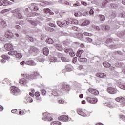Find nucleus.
<instances>
[{
    "mask_svg": "<svg viewBox=\"0 0 125 125\" xmlns=\"http://www.w3.org/2000/svg\"><path fill=\"white\" fill-rule=\"evenodd\" d=\"M77 114L80 115V116L85 117L86 114L85 113H83V112L82 111V110L81 109H77Z\"/></svg>",
    "mask_w": 125,
    "mask_h": 125,
    "instance_id": "obj_20",
    "label": "nucleus"
},
{
    "mask_svg": "<svg viewBox=\"0 0 125 125\" xmlns=\"http://www.w3.org/2000/svg\"><path fill=\"white\" fill-rule=\"evenodd\" d=\"M26 101L29 103L33 102V99L31 97H27L26 98Z\"/></svg>",
    "mask_w": 125,
    "mask_h": 125,
    "instance_id": "obj_41",
    "label": "nucleus"
},
{
    "mask_svg": "<svg viewBox=\"0 0 125 125\" xmlns=\"http://www.w3.org/2000/svg\"><path fill=\"white\" fill-rule=\"evenodd\" d=\"M26 38L27 39V40H29V41H30V42H34V39H33V37H31V36H27Z\"/></svg>",
    "mask_w": 125,
    "mask_h": 125,
    "instance_id": "obj_38",
    "label": "nucleus"
},
{
    "mask_svg": "<svg viewBox=\"0 0 125 125\" xmlns=\"http://www.w3.org/2000/svg\"><path fill=\"white\" fill-rule=\"evenodd\" d=\"M119 118H120V119H122L123 121L125 122V116H124V115H120L119 116Z\"/></svg>",
    "mask_w": 125,
    "mask_h": 125,
    "instance_id": "obj_46",
    "label": "nucleus"
},
{
    "mask_svg": "<svg viewBox=\"0 0 125 125\" xmlns=\"http://www.w3.org/2000/svg\"><path fill=\"white\" fill-rule=\"evenodd\" d=\"M89 92L94 95H98V94H99V92L98 91V90H97V89H91V88L89 89Z\"/></svg>",
    "mask_w": 125,
    "mask_h": 125,
    "instance_id": "obj_16",
    "label": "nucleus"
},
{
    "mask_svg": "<svg viewBox=\"0 0 125 125\" xmlns=\"http://www.w3.org/2000/svg\"><path fill=\"white\" fill-rule=\"evenodd\" d=\"M111 42H112V38L107 39V40L106 41V43H110Z\"/></svg>",
    "mask_w": 125,
    "mask_h": 125,
    "instance_id": "obj_43",
    "label": "nucleus"
},
{
    "mask_svg": "<svg viewBox=\"0 0 125 125\" xmlns=\"http://www.w3.org/2000/svg\"><path fill=\"white\" fill-rule=\"evenodd\" d=\"M0 25L3 26V27H5L6 26V23L4 21V20L0 19Z\"/></svg>",
    "mask_w": 125,
    "mask_h": 125,
    "instance_id": "obj_29",
    "label": "nucleus"
},
{
    "mask_svg": "<svg viewBox=\"0 0 125 125\" xmlns=\"http://www.w3.org/2000/svg\"><path fill=\"white\" fill-rule=\"evenodd\" d=\"M41 94H42V95H45V94L47 93L44 89H42V90L41 91Z\"/></svg>",
    "mask_w": 125,
    "mask_h": 125,
    "instance_id": "obj_57",
    "label": "nucleus"
},
{
    "mask_svg": "<svg viewBox=\"0 0 125 125\" xmlns=\"http://www.w3.org/2000/svg\"><path fill=\"white\" fill-rule=\"evenodd\" d=\"M83 52V51H82L80 50H79L77 51V53L76 54V56H77V57H81V54Z\"/></svg>",
    "mask_w": 125,
    "mask_h": 125,
    "instance_id": "obj_32",
    "label": "nucleus"
},
{
    "mask_svg": "<svg viewBox=\"0 0 125 125\" xmlns=\"http://www.w3.org/2000/svg\"><path fill=\"white\" fill-rule=\"evenodd\" d=\"M52 95H54V96H57V92L55 90H52Z\"/></svg>",
    "mask_w": 125,
    "mask_h": 125,
    "instance_id": "obj_55",
    "label": "nucleus"
},
{
    "mask_svg": "<svg viewBox=\"0 0 125 125\" xmlns=\"http://www.w3.org/2000/svg\"><path fill=\"white\" fill-rule=\"evenodd\" d=\"M55 48H56V49H58L59 51H62V47L59 44H55Z\"/></svg>",
    "mask_w": 125,
    "mask_h": 125,
    "instance_id": "obj_23",
    "label": "nucleus"
},
{
    "mask_svg": "<svg viewBox=\"0 0 125 125\" xmlns=\"http://www.w3.org/2000/svg\"><path fill=\"white\" fill-rule=\"evenodd\" d=\"M48 26L52 28H55L56 27V25H55V24H53L52 23H48Z\"/></svg>",
    "mask_w": 125,
    "mask_h": 125,
    "instance_id": "obj_53",
    "label": "nucleus"
},
{
    "mask_svg": "<svg viewBox=\"0 0 125 125\" xmlns=\"http://www.w3.org/2000/svg\"><path fill=\"white\" fill-rule=\"evenodd\" d=\"M29 8L30 9V10L34 11L38 10V7H37V4L35 3H31L30 7H29Z\"/></svg>",
    "mask_w": 125,
    "mask_h": 125,
    "instance_id": "obj_17",
    "label": "nucleus"
},
{
    "mask_svg": "<svg viewBox=\"0 0 125 125\" xmlns=\"http://www.w3.org/2000/svg\"><path fill=\"white\" fill-rule=\"evenodd\" d=\"M15 55H16V58H17L21 59V58H22V55L21 54V53L15 54Z\"/></svg>",
    "mask_w": 125,
    "mask_h": 125,
    "instance_id": "obj_47",
    "label": "nucleus"
},
{
    "mask_svg": "<svg viewBox=\"0 0 125 125\" xmlns=\"http://www.w3.org/2000/svg\"><path fill=\"white\" fill-rule=\"evenodd\" d=\"M12 13L17 14L16 15V17H17L19 19H22L23 17L21 15V14L20 13V9H16L15 10H12Z\"/></svg>",
    "mask_w": 125,
    "mask_h": 125,
    "instance_id": "obj_5",
    "label": "nucleus"
},
{
    "mask_svg": "<svg viewBox=\"0 0 125 125\" xmlns=\"http://www.w3.org/2000/svg\"><path fill=\"white\" fill-rule=\"evenodd\" d=\"M103 66H104L105 68H108L111 67V64H110L108 62H104L103 63Z\"/></svg>",
    "mask_w": 125,
    "mask_h": 125,
    "instance_id": "obj_26",
    "label": "nucleus"
},
{
    "mask_svg": "<svg viewBox=\"0 0 125 125\" xmlns=\"http://www.w3.org/2000/svg\"><path fill=\"white\" fill-rule=\"evenodd\" d=\"M86 101H87V103L91 104H95L97 103V102H98V99L97 98L93 97H86Z\"/></svg>",
    "mask_w": 125,
    "mask_h": 125,
    "instance_id": "obj_3",
    "label": "nucleus"
},
{
    "mask_svg": "<svg viewBox=\"0 0 125 125\" xmlns=\"http://www.w3.org/2000/svg\"><path fill=\"white\" fill-rule=\"evenodd\" d=\"M79 61L83 63H85L87 62V59L86 58H79Z\"/></svg>",
    "mask_w": 125,
    "mask_h": 125,
    "instance_id": "obj_31",
    "label": "nucleus"
},
{
    "mask_svg": "<svg viewBox=\"0 0 125 125\" xmlns=\"http://www.w3.org/2000/svg\"><path fill=\"white\" fill-rule=\"evenodd\" d=\"M56 24H58V26L60 27H62V26H64V24L61 23V22H60V21H57Z\"/></svg>",
    "mask_w": 125,
    "mask_h": 125,
    "instance_id": "obj_37",
    "label": "nucleus"
},
{
    "mask_svg": "<svg viewBox=\"0 0 125 125\" xmlns=\"http://www.w3.org/2000/svg\"><path fill=\"white\" fill-rule=\"evenodd\" d=\"M4 48L8 51L13 50V47L11 44H5V45H4Z\"/></svg>",
    "mask_w": 125,
    "mask_h": 125,
    "instance_id": "obj_12",
    "label": "nucleus"
},
{
    "mask_svg": "<svg viewBox=\"0 0 125 125\" xmlns=\"http://www.w3.org/2000/svg\"><path fill=\"white\" fill-rule=\"evenodd\" d=\"M81 4L85 6L88 5L87 3L85 1H81Z\"/></svg>",
    "mask_w": 125,
    "mask_h": 125,
    "instance_id": "obj_59",
    "label": "nucleus"
},
{
    "mask_svg": "<svg viewBox=\"0 0 125 125\" xmlns=\"http://www.w3.org/2000/svg\"><path fill=\"white\" fill-rule=\"evenodd\" d=\"M68 119V116L67 115H61L58 117V120L62 122H67Z\"/></svg>",
    "mask_w": 125,
    "mask_h": 125,
    "instance_id": "obj_7",
    "label": "nucleus"
},
{
    "mask_svg": "<svg viewBox=\"0 0 125 125\" xmlns=\"http://www.w3.org/2000/svg\"><path fill=\"white\" fill-rule=\"evenodd\" d=\"M1 58H3L1 59V63H5V61H8L10 59L9 57L5 55H1Z\"/></svg>",
    "mask_w": 125,
    "mask_h": 125,
    "instance_id": "obj_14",
    "label": "nucleus"
},
{
    "mask_svg": "<svg viewBox=\"0 0 125 125\" xmlns=\"http://www.w3.org/2000/svg\"><path fill=\"white\" fill-rule=\"evenodd\" d=\"M24 114H25V111L21 110L19 112V115L20 116H23Z\"/></svg>",
    "mask_w": 125,
    "mask_h": 125,
    "instance_id": "obj_48",
    "label": "nucleus"
},
{
    "mask_svg": "<svg viewBox=\"0 0 125 125\" xmlns=\"http://www.w3.org/2000/svg\"><path fill=\"white\" fill-rule=\"evenodd\" d=\"M98 17L99 18V21H104V20H105V17L102 15H98Z\"/></svg>",
    "mask_w": 125,
    "mask_h": 125,
    "instance_id": "obj_28",
    "label": "nucleus"
},
{
    "mask_svg": "<svg viewBox=\"0 0 125 125\" xmlns=\"http://www.w3.org/2000/svg\"><path fill=\"white\" fill-rule=\"evenodd\" d=\"M62 61L63 62H68V59H66V58H65L64 57H62Z\"/></svg>",
    "mask_w": 125,
    "mask_h": 125,
    "instance_id": "obj_54",
    "label": "nucleus"
},
{
    "mask_svg": "<svg viewBox=\"0 0 125 125\" xmlns=\"http://www.w3.org/2000/svg\"><path fill=\"white\" fill-rule=\"evenodd\" d=\"M107 92L113 95L116 94L117 90L116 89H115V88L112 87H108V88H107Z\"/></svg>",
    "mask_w": 125,
    "mask_h": 125,
    "instance_id": "obj_8",
    "label": "nucleus"
},
{
    "mask_svg": "<svg viewBox=\"0 0 125 125\" xmlns=\"http://www.w3.org/2000/svg\"><path fill=\"white\" fill-rule=\"evenodd\" d=\"M89 14L90 15H93L94 14V11H93V9H90V11H89Z\"/></svg>",
    "mask_w": 125,
    "mask_h": 125,
    "instance_id": "obj_61",
    "label": "nucleus"
},
{
    "mask_svg": "<svg viewBox=\"0 0 125 125\" xmlns=\"http://www.w3.org/2000/svg\"><path fill=\"white\" fill-rule=\"evenodd\" d=\"M71 49H65L64 50V51L66 53H68L69 52H70Z\"/></svg>",
    "mask_w": 125,
    "mask_h": 125,
    "instance_id": "obj_60",
    "label": "nucleus"
},
{
    "mask_svg": "<svg viewBox=\"0 0 125 125\" xmlns=\"http://www.w3.org/2000/svg\"><path fill=\"white\" fill-rule=\"evenodd\" d=\"M25 63L27 65H30V66H34L35 65V64L34 63V61L32 60L25 62Z\"/></svg>",
    "mask_w": 125,
    "mask_h": 125,
    "instance_id": "obj_21",
    "label": "nucleus"
},
{
    "mask_svg": "<svg viewBox=\"0 0 125 125\" xmlns=\"http://www.w3.org/2000/svg\"><path fill=\"white\" fill-rule=\"evenodd\" d=\"M62 90L64 91H69L70 90V87L66 83L63 82L62 83Z\"/></svg>",
    "mask_w": 125,
    "mask_h": 125,
    "instance_id": "obj_6",
    "label": "nucleus"
},
{
    "mask_svg": "<svg viewBox=\"0 0 125 125\" xmlns=\"http://www.w3.org/2000/svg\"><path fill=\"white\" fill-rule=\"evenodd\" d=\"M108 3V1H107V0H102V4H101V8H104L105 5Z\"/></svg>",
    "mask_w": 125,
    "mask_h": 125,
    "instance_id": "obj_22",
    "label": "nucleus"
},
{
    "mask_svg": "<svg viewBox=\"0 0 125 125\" xmlns=\"http://www.w3.org/2000/svg\"><path fill=\"white\" fill-rule=\"evenodd\" d=\"M11 112L12 113L16 114V112H17V109L12 110Z\"/></svg>",
    "mask_w": 125,
    "mask_h": 125,
    "instance_id": "obj_62",
    "label": "nucleus"
},
{
    "mask_svg": "<svg viewBox=\"0 0 125 125\" xmlns=\"http://www.w3.org/2000/svg\"><path fill=\"white\" fill-rule=\"evenodd\" d=\"M9 11H10V9H5L3 10H1V11L0 12V13H1V14H4L5 13V12H7Z\"/></svg>",
    "mask_w": 125,
    "mask_h": 125,
    "instance_id": "obj_42",
    "label": "nucleus"
},
{
    "mask_svg": "<svg viewBox=\"0 0 125 125\" xmlns=\"http://www.w3.org/2000/svg\"><path fill=\"white\" fill-rule=\"evenodd\" d=\"M43 12H44V13H48L49 12H51V10H49V9L48 8H47V9H44V10H43Z\"/></svg>",
    "mask_w": 125,
    "mask_h": 125,
    "instance_id": "obj_44",
    "label": "nucleus"
},
{
    "mask_svg": "<svg viewBox=\"0 0 125 125\" xmlns=\"http://www.w3.org/2000/svg\"><path fill=\"white\" fill-rule=\"evenodd\" d=\"M77 69L79 70H82L83 69V66L79 65V67L77 68Z\"/></svg>",
    "mask_w": 125,
    "mask_h": 125,
    "instance_id": "obj_58",
    "label": "nucleus"
},
{
    "mask_svg": "<svg viewBox=\"0 0 125 125\" xmlns=\"http://www.w3.org/2000/svg\"><path fill=\"white\" fill-rule=\"evenodd\" d=\"M45 29H46V31L50 32H52L54 31V29H53V28L49 27H46V28H45Z\"/></svg>",
    "mask_w": 125,
    "mask_h": 125,
    "instance_id": "obj_36",
    "label": "nucleus"
},
{
    "mask_svg": "<svg viewBox=\"0 0 125 125\" xmlns=\"http://www.w3.org/2000/svg\"><path fill=\"white\" fill-rule=\"evenodd\" d=\"M85 39H86V42L88 43H91V42L93 41V40H92L89 37H87L85 38Z\"/></svg>",
    "mask_w": 125,
    "mask_h": 125,
    "instance_id": "obj_51",
    "label": "nucleus"
},
{
    "mask_svg": "<svg viewBox=\"0 0 125 125\" xmlns=\"http://www.w3.org/2000/svg\"><path fill=\"white\" fill-rule=\"evenodd\" d=\"M5 36L6 38H7L8 39L13 38V33H12L9 31L5 32Z\"/></svg>",
    "mask_w": 125,
    "mask_h": 125,
    "instance_id": "obj_13",
    "label": "nucleus"
},
{
    "mask_svg": "<svg viewBox=\"0 0 125 125\" xmlns=\"http://www.w3.org/2000/svg\"><path fill=\"white\" fill-rule=\"evenodd\" d=\"M2 83L4 84H8V83H9V80L8 79H4L3 81H2Z\"/></svg>",
    "mask_w": 125,
    "mask_h": 125,
    "instance_id": "obj_35",
    "label": "nucleus"
},
{
    "mask_svg": "<svg viewBox=\"0 0 125 125\" xmlns=\"http://www.w3.org/2000/svg\"><path fill=\"white\" fill-rule=\"evenodd\" d=\"M22 77L26 78L27 80H33L34 79H35V78L39 76V74L37 72L34 71L33 72H31V74L30 75L27 74H23L21 75Z\"/></svg>",
    "mask_w": 125,
    "mask_h": 125,
    "instance_id": "obj_1",
    "label": "nucleus"
},
{
    "mask_svg": "<svg viewBox=\"0 0 125 125\" xmlns=\"http://www.w3.org/2000/svg\"><path fill=\"white\" fill-rule=\"evenodd\" d=\"M80 14H81V13H80V12L74 13V17H80Z\"/></svg>",
    "mask_w": 125,
    "mask_h": 125,
    "instance_id": "obj_49",
    "label": "nucleus"
},
{
    "mask_svg": "<svg viewBox=\"0 0 125 125\" xmlns=\"http://www.w3.org/2000/svg\"><path fill=\"white\" fill-rule=\"evenodd\" d=\"M122 72H123V73L125 75V66L123 67V68L122 69Z\"/></svg>",
    "mask_w": 125,
    "mask_h": 125,
    "instance_id": "obj_63",
    "label": "nucleus"
},
{
    "mask_svg": "<svg viewBox=\"0 0 125 125\" xmlns=\"http://www.w3.org/2000/svg\"><path fill=\"white\" fill-rule=\"evenodd\" d=\"M34 96L35 97H39V93L38 92H35V94H34Z\"/></svg>",
    "mask_w": 125,
    "mask_h": 125,
    "instance_id": "obj_64",
    "label": "nucleus"
},
{
    "mask_svg": "<svg viewBox=\"0 0 125 125\" xmlns=\"http://www.w3.org/2000/svg\"><path fill=\"white\" fill-rule=\"evenodd\" d=\"M43 117H43L42 120L44 121H51L53 120L52 117H51V114L48 113H43Z\"/></svg>",
    "mask_w": 125,
    "mask_h": 125,
    "instance_id": "obj_4",
    "label": "nucleus"
},
{
    "mask_svg": "<svg viewBox=\"0 0 125 125\" xmlns=\"http://www.w3.org/2000/svg\"><path fill=\"white\" fill-rule=\"evenodd\" d=\"M118 86L119 88L125 90V82H118Z\"/></svg>",
    "mask_w": 125,
    "mask_h": 125,
    "instance_id": "obj_15",
    "label": "nucleus"
},
{
    "mask_svg": "<svg viewBox=\"0 0 125 125\" xmlns=\"http://www.w3.org/2000/svg\"><path fill=\"white\" fill-rule=\"evenodd\" d=\"M19 83H20V85H21V86H25L27 83V81H26V80L25 79L22 78L21 79H20V80L19 81Z\"/></svg>",
    "mask_w": 125,
    "mask_h": 125,
    "instance_id": "obj_18",
    "label": "nucleus"
},
{
    "mask_svg": "<svg viewBox=\"0 0 125 125\" xmlns=\"http://www.w3.org/2000/svg\"><path fill=\"white\" fill-rule=\"evenodd\" d=\"M89 24H90V21H89V20H85L84 21H83V23H81V26H87Z\"/></svg>",
    "mask_w": 125,
    "mask_h": 125,
    "instance_id": "obj_25",
    "label": "nucleus"
},
{
    "mask_svg": "<svg viewBox=\"0 0 125 125\" xmlns=\"http://www.w3.org/2000/svg\"><path fill=\"white\" fill-rule=\"evenodd\" d=\"M77 62V57L73 58V59L72 60V63H76Z\"/></svg>",
    "mask_w": 125,
    "mask_h": 125,
    "instance_id": "obj_56",
    "label": "nucleus"
},
{
    "mask_svg": "<svg viewBox=\"0 0 125 125\" xmlns=\"http://www.w3.org/2000/svg\"><path fill=\"white\" fill-rule=\"evenodd\" d=\"M69 55L70 56V57H73L76 55V53H74V52L70 51V52H69Z\"/></svg>",
    "mask_w": 125,
    "mask_h": 125,
    "instance_id": "obj_50",
    "label": "nucleus"
},
{
    "mask_svg": "<svg viewBox=\"0 0 125 125\" xmlns=\"http://www.w3.org/2000/svg\"><path fill=\"white\" fill-rule=\"evenodd\" d=\"M18 54H20V53H17V51H9V52H8V54H9V55H17Z\"/></svg>",
    "mask_w": 125,
    "mask_h": 125,
    "instance_id": "obj_27",
    "label": "nucleus"
},
{
    "mask_svg": "<svg viewBox=\"0 0 125 125\" xmlns=\"http://www.w3.org/2000/svg\"><path fill=\"white\" fill-rule=\"evenodd\" d=\"M46 42L48 44H52L53 43V40H52V39L48 38L46 40Z\"/></svg>",
    "mask_w": 125,
    "mask_h": 125,
    "instance_id": "obj_30",
    "label": "nucleus"
},
{
    "mask_svg": "<svg viewBox=\"0 0 125 125\" xmlns=\"http://www.w3.org/2000/svg\"><path fill=\"white\" fill-rule=\"evenodd\" d=\"M62 24H64V26H67L69 24H74V21H73V20L69 19L68 21H62Z\"/></svg>",
    "mask_w": 125,
    "mask_h": 125,
    "instance_id": "obj_11",
    "label": "nucleus"
},
{
    "mask_svg": "<svg viewBox=\"0 0 125 125\" xmlns=\"http://www.w3.org/2000/svg\"><path fill=\"white\" fill-rule=\"evenodd\" d=\"M95 76H97V77L100 78H105V74L102 73H97V74H95Z\"/></svg>",
    "mask_w": 125,
    "mask_h": 125,
    "instance_id": "obj_19",
    "label": "nucleus"
},
{
    "mask_svg": "<svg viewBox=\"0 0 125 125\" xmlns=\"http://www.w3.org/2000/svg\"><path fill=\"white\" fill-rule=\"evenodd\" d=\"M115 101H116V102L121 103L120 106H122V107L125 106V98L124 97L122 96L119 97L115 98Z\"/></svg>",
    "mask_w": 125,
    "mask_h": 125,
    "instance_id": "obj_2",
    "label": "nucleus"
},
{
    "mask_svg": "<svg viewBox=\"0 0 125 125\" xmlns=\"http://www.w3.org/2000/svg\"><path fill=\"white\" fill-rule=\"evenodd\" d=\"M61 123L59 122V121H52L51 122V125H60Z\"/></svg>",
    "mask_w": 125,
    "mask_h": 125,
    "instance_id": "obj_34",
    "label": "nucleus"
},
{
    "mask_svg": "<svg viewBox=\"0 0 125 125\" xmlns=\"http://www.w3.org/2000/svg\"><path fill=\"white\" fill-rule=\"evenodd\" d=\"M91 27H92L93 29H94L95 30L99 31V27L93 25H91Z\"/></svg>",
    "mask_w": 125,
    "mask_h": 125,
    "instance_id": "obj_45",
    "label": "nucleus"
},
{
    "mask_svg": "<svg viewBox=\"0 0 125 125\" xmlns=\"http://www.w3.org/2000/svg\"><path fill=\"white\" fill-rule=\"evenodd\" d=\"M58 103L60 104H64V103H65V101L64 100H60L58 101Z\"/></svg>",
    "mask_w": 125,
    "mask_h": 125,
    "instance_id": "obj_52",
    "label": "nucleus"
},
{
    "mask_svg": "<svg viewBox=\"0 0 125 125\" xmlns=\"http://www.w3.org/2000/svg\"><path fill=\"white\" fill-rule=\"evenodd\" d=\"M11 92H12V94H18V93H20V89L17 88V87L16 86H11Z\"/></svg>",
    "mask_w": 125,
    "mask_h": 125,
    "instance_id": "obj_10",
    "label": "nucleus"
},
{
    "mask_svg": "<svg viewBox=\"0 0 125 125\" xmlns=\"http://www.w3.org/2000/svg\"><path fill=\"white\" fill-rule=\"evenodd\" d=\"M11 4V3H10V2L6 0H1L0 1V6H6L8 5H10Z\"/></svg>",
    "mask_w": 125,
    "mask_h": 125,
    "instance_id": "obj_9",
    "label": "nucleus"
},
{
    "mask_svg": "<svg viewBox=\"0 0 125 125\" xmlns=\"http://www.w3.org/2000/svg\"><path fill=\"white\" fill-rule=\"evenodd\" d=\"M30 49L31 50V51H32L33 52H38V49H37V48H35L33 46H31L30 47Z\"/></svg>",
    "mask_w": 125,
    "mask_h": 125,
    "instance_id": "obj_40",
    "label": "nucleus"
},
{
    "mask_svg": "<svg viewBox=\"0 0 125 125\" xmlns=\"http://www.w3.org/2000/svg\"><path fill=\"white\" fill-rule=\"evenodd\" d=\"M43 55L44 56H48V48L44 47L43 48Z\"/></svg>",
    "mask_w": 125,
    "mask_h": 125,
    "instance_id": "obj_24",
    "label": "nucleus"
},
{
    "mask_svg": "<svg viewBox=\"0 0 125 125\" xmlns=\"http://www.w3.org/2000/svg\"><path fill=\"white\" fill-rule=\"evenodd\" d=\"M115 17H116V14L115 13V12H110V18H115Z\"/></svg>",
    "mask_w": 125,
    "mask_h": 125,
    "instance_id": "obj_33",
    "label": "nucleus"
},
{
    "mask_svg": "<svg viewBox=\"0 0 125 125\" xmlns=\"http://www.w3.org/2000/svg\"><path fill=\"white\" fill-rule=\"evenodd\" d=\"M83 35H85V36H88V37L93 36L92 34L89 33H88V32H83Z\"/></svg>",
    "mask_w": 125,
    "mask_h": 125,
    "instance_id": "obj_39",
    "label": "nucleus"
}]
</instances>
